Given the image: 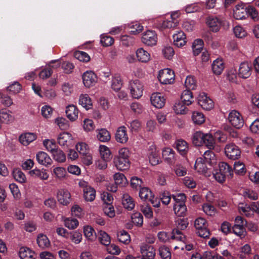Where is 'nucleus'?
I'll return each instance as SVG.
<instances>
[{
  "mask_svg": "<svg viewBox=\"0 0 259 259\" xmlns=\"http://www.w3.org/2000/svg\"><path fill=\"white\" fill-rule=\"evenodd\" d=\"M157 41V35L154 31L148 30L144 33L142 37V41L147 46L155 45Z\"/></svg>",
  "mask_w": 259,
  "mask_h": 259,
  "instance_id": "nucleus-12",
  "label": "nucleus"
},
{
  "mask_svg": "<svg viewBox=\"0 0 259 259\" xmlns=\"http://www.w3.org/2000/svg\"><path fill=\"white\" fill-rule=\"evenodd\" d=\"M238 210L241 213L244 214L247 217H252L254 214L251 204L250 205H245L244 206L243 204L239 205Z\"/></svg>",
  "mask_w": 259,
  "mask_h": 259,
  "instance_id": "nucleus-51",
  "label": "nucleus"
},
{
  "mask_svg": "<svg viewBox=\"0 0 259 259\" xmlns=\"http://www.w3.org/2000/svg\"><path fill=\"white\" fill-rule=\"evenodd\" d=\"M228 119L232 125L236 128H240L243 126L244 120L241 115L235 110L229 113Z\"/></svg>",
  "mask_w": 259,
  "mask_h": 259,
  "instance_id": "nucleus-6",
  "label": "nucleus"
},
{
  "mask_svg": "<svg viewBox=\"0 0 259 259\" xmlns=\"http://www.w3.org/2000/svg\"><path fill=\"white\" fill-rule=\"evenodd\" d=\"M70 197V193L66 189H60L57 192V200L60 204L63 205H67L69 203Z\"/></svg>",
  "mask_w": 259,
  "mask_h": 259,
  "instance_id": "nucleus-15",
  "label": "nucleus"
},
{
  "mask_svg": "<svg viewBox=\"0 0 259 259\" xmlns=\"http://www.w3.org/2000/svg\"><path fill=\"white\" fill-rule=\"evenodd\" d=\"M171 243L174 241H179L181 242L184 243L186 240L185 236L183 234L181 231L178 229H174L171 232Z\"/></svg>",
  "mask_w": 259,
  "mask_h": 259,
  "instance_id": "nucleus-48",
  "label": "nucleus"
},
{
  "mask_svg": "<svg viewBox=\"0 0 259 259\" xmlns=\"http://www.w3.org/2000/svg\"><path fill=\"white\" fill-rule=\"evenodd\" d=\"M115 139L117 142L122 144L127 142L128 138L125 126H121L118 128L115 134Z\"/></svg>",
  "mask_w": 259,
  "mask_h": 259,
  "instance_id": "nucleus-21",
  "label": "nucleus"
},
{
  "mask_svg": "<svg viewBox=\"0 0 259 259\" xmlns=\"http://www.w3.org/2000/svg\"><path fill=\"white\" fill-rule=\"evenodd\" d=\"M194 226L196 229V233L198 236L204 238L209 236L210 232L207 228V222L204 219L199 218L196 219Z\"/></svg>",
  "mask_w": 259,
  "mask_h": 259,
  "instance_id": "nucleus-2",
  "label": "nucleus"
},
{
  "mask_svg": "<svg viewBox=\"0 0 259 259\" xmlns=\"http://www.w3.org/2000/svg\"><path fill=\"white\" fill-rule=\"evenodd\" d=\"M98 240L102 244L105 246L109 245L111 242L110 237L109 235L102 230L98 232Z\"/></svg>",
  "mask_w": 259,
  "mask_h": 259,
  "instance_id": "nucleus-45",
  "label": "nucleus"
},
{
  "mask_svg": "<svg viewBox=\"0 0 259 259\" xmlns=\"http://www.w3.org/2000/svg\"><path fill=\"white\" fill-rule=\"evenodd\" d=\"M30 175L34 178H38L41 180H47L49 178V174L47 170L44 168L41 169L35 168L29 171Z\"/></svg>",
  "mask_w": 259,
  "mask_h": 259,
  "instance_id": "nucleus-27",
  "label": "nucleus"
},
{
  "mask_svg": "<svg viewBox=\"0 0 259 259\" xmlns=\"http://www.w3.org/2000/svg\"><path fill=\"white\" fill-rule=\"evenodd\" d=\"M225 152L229 158L233 160L239 158L241 154L240 149L233 143L226 145L225 148Z\"/></svg>",
  "mask_w": 259,
  "mask_h": 259,
  "instance_id": "nucleus-7",
  "label": "nucleus"
},
{
  "mask_svg": "<svg viewBox=\"0 0 259 259\" xmlns=\"http://www.w3.org/2000/svg\"><path fill=\"white\" fill-rule=\"evenodd\" d=\"M159 255L163 259L171 258V252L168 247L162 246L159 248Z\"/></svg>",
  "mask_w": 259,
  "mask_h": 259,
  "instance_id": "nucleus-64",
  "label": "nucleus"
},
{
  "mask_svg": "<svg viewBox=\"0 0 259 259\" xmlns=\"http://www.w3.org/2000/svg\"><path fill=\"white\" fill-rule=\"evenodd\" d=\"M96 74L92 71H87L82 75L83 83L87 88H90L94 85L97 82Z\"/></svg>",
  "mask_w": 259,
  "mask_h": 259,
  "instance_id": "nucleus-11",
  "label": "nucleus"
},
{
  "mask_svg": "<svg viewBox=\"0 0 259 259\" xmlns=\"http://www.w3.org/2000/svg\"><path fill=\"white\" fill-rule=\"evenodd\" d=\"M251 251L250 245L245 244L239 248L237 255L241 259H246L251 254Z\"/></svg>",
  "mask_w": 259,
  "mask_h": 259,
  "instance_id": "nucleus-30",
  "label": "nucleus"
},
{
  "mask_svg": "<svg viewBox=\"0 0 259 259\" xmlns=\"http://www.w3.org/2000/svg\"><path fill=\"white\" fill-rule=\"evenodd\" d=\"M83 233L87 239L90 242L94 241L97 238L94 229L90 226H85L83 227Z\"/></svg>",
  "mask_w": 259,
  "mask_h": 259,
  "instance_id": "nucleus-31",
  "label": "nucleus"
},
{
  "mask_svg": "<svg viewBox=\"0 0 259 259\" xmlns=\"http://www.w3.org/2000/svg\"><path fill=\"white\" fill-rule=\"evenodd\" d=\"M251 73V65L246 62H242L240 64L238 75L243 78H247Z\"/></svg>",
  "mask_w": 259,
  "mask_h": 259,
  "instance_id": "nucleus-19",
  "label": "nucleus"
},
{
  "mask_svg": "<svg viewBox=\"0 0 259 259\" xmlns=\"http://www.w3.org/2000/svg\"><path fill=\"white\" fill-rule=\"evenodd\" d=\"M186 106L187 105H185L183 102H178L174 105L173 109L176 114H184L187 111Z\"/></svg>",
  "mask_w": 259,
  "mask_h": 259,
  "instance_id": "nucleus-54",
  "label": "nucleus"
},
{
  "mask_svg": "<svg viewBox=\"0 0 259 259\" xmlns=\"http://www.w3.org/2000/svg\"><path fill=\"white\" fill-rule=\"evenodd\" d=\"M78 224V221L76 219L67 218L64 220L65 226L69 229H75Z\"/></svg>",
  "mask_w": 259,
  "mask_h": 259,
  "instance_id": "nucleus-63",
  "label": "nucleus"
},
{
  "mask_svg": "<svg viewBox=\"0 0 259 259\" xmlns=\"http://www.w3.org/2000/svg\"><path fill=\"white\" fill-rule=\"evenodd\" d=\"M122 83L119 76H115L113 77L111 81V88L115 91H118L122 87Z\"/></svg>",
  "mask_w": 259,
  "mask_h": 259,
  "instance_id": "nucleus-58",
  "label": "nucleus"
},
{
  "mask_svg": "<svg viewBox=\"0 0 259 259\" xmlns=\"http://www.w3.org/2000/svg\"><path fill=\"white\" fill-rule=\"evenodd\" d=\"M52 175L56 179L62 180L66 178L67 171L65 168L61 166H57L53 168Z\"/></svg>",
  "mask_w": 259,
  "mask_h": 259,
  "instance_id": "nucleus-35",
  "label": "nucleus"
},
{
  "mask_svg": "<svg viewBox=\"0 0 259 259\" xmlns=\"http://www.w3.org/2000/svg\"><path fill=\"white\" fill-rule=\"evenodd\" d=\"M182 101L185 105L189 106L193 102V96L192 93L189 90H184L181 96Z\"/></svg>",
  "mask_w": 259,
  "mask_h": 259,
  "instance_id": "nucleus-36",
  "label": "nucleus"
},
{
  "mask_svg": "<svg viewBox=\"0 0 259 259\" xmlns=\"http://www.w3.org/2000/svg\"><path fill=\"white\" fill-rule=\"evenodd\" d=\"M65 113L71 121H74L78 118L79 110L76 106L71 104L66 107Z\"/></svg>",
  "mask_w": 259,
  "mask_h": 259,
  "instance_id": "nucleus-18",
  "label": "nucleus"
},
{
  "mask_svg": "<svg viewBox=\"0 0 259 259\" xmlns=\"http://www.w3.org/2000/svg\"><path fill=\"white\" fill-rule=\"evenodd\" d=\"M128 89L132 96L135 99H139L143 95L144 87L143 83L138 79L130 81Z\"/></svg>",
  "mask_w": 259,
  "mask_h": 259,
  "instance_id": "nucleus-4",
  "label": "nucleus"
},
{
  "mask_svg": "<svg viewBox=\"0 0 259 259\" xmlns=\"http://www.w3.org/2000/svg\"><path fill=\"white\" fill-rule=\"evenodd\" d=\"M176 148L181 155L185 154L188 150L187 143L183 140H178L176 142Z\"/></svg>",
  "mask_w": 259,
  "mask_h": 259,
  "instance_id": "nucleus-46",
  "label": "nucleus"
},
{
  "mask_svg": "<svg viewBox=\"0 0 259 259\" xmlns=\"http://www.w3.org/2000/svg\"><path fill=\"white\" fill-rule=\"evenodd\" d=\"M199 105L204 109L209 110L214 106L213 102L205 93H201L198 97Z\"/></svg>",
  "mask_w": 259,
  "mask_h": 259,
  "instance_id": "nucleus-10",
  "label": "nucleus"
},
{
  "mask_svg": "<svg viewBox=\"0 0 259 259\" xmlns=\"http://www.w3.org/2000/svg\"><path fill=\"white\" fill-rule=\"evenodd\" d=\"M68 239H70L74 243L78 244L82 240V234L78 231H73L69 233Z\"/></svg>",
  "mask_w": 259,
  "mask_h": 259,
  "instance_id": "nucleus-62",
  "label": "nucleus"
},
{
  "mask_svg": "<svg viewBox=\"0 0 259 259\" xmlns=\"http://www.w3.org/2000/svg\"><path fill=\"white\" fill-rule=\"evenodd\" d=\"M79 104L86 110H89L92 107V100L87 94H81L79 96Z\"/></svg>",
  "mask_w": 259,
  "mask_h": 259,
  "instance_id": "nucleus-34",
  "label": "nucleus"
},
{
  "mask_svg": "<svg viewBox=\"0 0 259 259\" xmlns=\"http://www.w3.org/2000/svg\"><path fill=\"white\" fill-rule=\"evenodd\" d=\"M139 195L140 198L145 201H148L149 200H151L153 196L152 192L146 187L141 188Z\"/></svg>",
  "mask_w": 259,
  "mask_h": 259,
  "instance_id": "nucleus-44",
  "label": "nucleus"
},
{
  "mask_svg": "<svg viewBox=\"0 0 259 259\" xmlns=\"http://www.w3.org/2000/svg\"><path fill=\"white\" fill-rule=\"evenodd\" d=\"M148 155L149 162L152 165H157L161 161L159 151L154 145L149 146Z\"/></svg>",
  "mask_w": 259,
  "mask_h": 259,
  "instance_id": "nucleus-8",
  "label": "nucleus"
},
{
  "mask_svg": "<svg viewBox=\"0 0 259 259\" xmlns=\"http://www.w3.org/2000/svg\"><path fill=\"white\" fill-rule=\"evenodd\" d=\"M204 134L200 131L196 132L193 135L192 141L193 144L196 146L202 145Z\"/></svg>",
  "mask_w": 259,
  "mask_h": 259,
  "instance_id": "nucleus-49",
  "label": "nucleus"
},
{
  "mask_svg": "<svg viewBox=\"0 0 259 259\" xmlns=\"http://www.w3.org/2000/svg\"><path fill=\"white\" fill-rule=\"evenodd\" d=\"M157 77L162 84H171L175 80V73L173 70L169 68H165L159 72Z\"/></svg>",
  "mask_w": 259,
  "mask_h": 259,
  "instance_id": "nucleus-5",
  "label": "nucleus"
},
{
  "mask_svg": "<svg viewBox=\"0 0 259 259\" xmlns=\"http://www.w3.org/2000/svg\"><path fill=\"white\" fill-rule=\"evenodd\" d=\"M72 138L70 134L67 132L61 133L58 137V142L60 146H67L68 144L72 140Z\"/></svg>",
  "mask_w": 259,
  "mask_h": 259,
  "instance_id": "nucleus-32",
  "label": "nucleus"
},
{
  "mask_svg": "<svg viewBox=\"0 0 259 259\" xmlns=\"http://www.w3.org/2000/svg\"><path fill=\"white\" fill-rule=\"evenodd\" d=\"M204 159L206 162L213 164L215 162V156L214 153L210 149L206 151L203 154Z\"/></svg>",
  "mask_w": 259,
  "mask_h": 259,
  "instance_id": "nucleus-56",
  "label": "nucleus"
},
{
  "mask_svg": "<svg viewBox=\"0 0 259 259\" xmlns=\"http://www.w3.org/2000/svg\"><path fill=\"white\" fill-rule=\"evenodd\" d=\"M118 240L124 244H128L131 241V238L128 233L124 230L120 231L117 234Z\"/></svg>",
  "mask_w": 259,
  "mask_h": 259,
  "instance_id": "nucleus-57",
  "label": "nucleus"
},
{
  "mask_svg": "<svg viewBox=\"0 0 259 259\" xmlns=\"http://www.w3.org/2000/svg\"><path fill=\"white\" fill-rule=\"evenodd\" d=\"M99 151L102 158L104 160H108L110 158V151L106 146L101 145L99 147Z\"/></svg>",
  "mask_w": 259,
  "mask_h": 259,
  "instance_id": "nucleus-60",
  "label": "nucleus"
},
{
  "mask_svg": "<svg viewBox=\"0 0 259 259\" xmlns=\"http://www.w3.org/2000/svg\"><path fill=\"white\" fill-rule=\"evenodd\" d=\"M162 157L164 161L169 164H174L176 161V156L174 151L169 148H166L162 151Z\"/></svg>",
  "mask_w": 259,
  "mask_h": 259,
  "instance_id": "nucleus-17",
  "label": "nucleus"
},
{
  "mask_svg": "<svg viewBox=\"0 0 259 259\" xmlns=\"http://www.w3.org/2000/svg\"><path fill=\"white\" fill-rule=\"evenodd\" d=\"M246 16H250L254 21H257L259 19L258 12L250 6L246 7Z\"/></svg>",
  "mask_w": 259,
  "mask_h": 259,
  "instance_id": "nucleus-55",
  "label": "nucleus"
},
{
  "mask_svg": "<svg viewBox=\"0 0 259 259\" xmlns=\"http://www.w3.org/2000/svg\"><path fill=\"white\" fill-rule=\"evenodd\" d=\"M150 101L156 108H161L165 104V99L161 93H154L151 96Z\"/></svg>",
  "mask_w": 259,
  "mask_h": 259,
  "instance_id": "nucleus-14",
  "label": "nucleus"
},
{
  "mask_svg": "<svg viewBox=\"0 0 259 259\" xmlns=\"http://www.w3.org/2000/svg\"><path fill=\"white\" fill-rule=\"evenodd\" d=\"M177 17V14H172L169 19L159 22L157 24V27L160 29H171L176 28L178 22L176 18Z\"/></svg>",
  "mask_w": 259,
  "mask_h": 259,
  "instance_id": "nucleus-9",
  "label": "nucleus"
},
{
  "mask_svg": "<svg viewBox=\"0 0 259 259\" xmlns=\"http://www.w3.org/2000/svg\"><path fill=\"white\" fill-rule=\"evenodd\" d=\"M43 144L46 149L51 153L57 149L56 143L54 140L46 139L44 141Z\"/></svg>",
  "mask_w": 259,
  "mask_h": 259,
  "instance_id": "nucleus-59",
  "label": "nucleus"
},
{
  "mask_svg": "<svg viewBox=\"0 0 259 259\" xmlns=\"http://www.w3.org/2000/svg\"><path fill=\"white\" fill-rule=\"evenodd\" d=\"M171 232H166L164 231L159 232L157 234V237L159 240L162 242H171Z\"/></svg>",
  "mask_w": 259,
  "mask_h": 259,
  "instance_id": "nucleus-61",
  "label": "nucleus"
},
{
  "mask_svg": "<svg viewBox=\"0 0 259 259\" xmlns=\"http://www.w3.org/2000/svg\"><path fill=\"white\" fill-rule=\"evenodd\" d=\"M233 16L237 20L244 19L246 17V7L237 5L234 9Z\"/></svg>",
  "mask_w": 259,
  "mask_h": 259,
  "instance_id": "nucleus-22",
  "label": "nucleus"
},
{
  "mask_svg": "<svg viewBox=\"0 0 259 259\" xmlns=\"http://www.w3.org/2000/svg\"><path fill=\"white\" fill-rule=\"evenodd\" d=\"M174 44L178 47H181L186 43V37L182 31H179L173 35Z\"/></svg>",
  "mask_w": 259,
  "mask_h": 259,
  "instance_id": "nucleus-26",
  "label": "nucleus"
},
{
  "mask_svg": "<svg viewBox=\"0 0 259 259\" xmlns=\"http://www.w3.org/2000/svg\"><path fill=\"white\" fill-rule=\"evenodd\" d=\"M141 253L143 257L147 259H154L155 256V250L153 246L146 244L140 246Z\"/></svg>",
  "mask_w": 259,
  "mask_h": 259,
  "instance_id": "nucleus-13",
  "label": "nucleus"
},
{
  "mask_svg": "<svg viewBox=\"0 0 259 259\" xmlns=\"http://www.w3.org/2000/svg\"><path fill=\"white\" fill-rule=\"evenodd\" d=\"M52 153L53 157L55 161L60 163H63L65 161L66 155L61 149L57 148Z\"/></svg>",
  "mask_w": 259,
  "mask_h": 259,
  "instance_id": "nucleus-47",
  "label": "nucleus"
},
{
  "mask_svg": "<svg viewBox=\"0 0 259 259\" xmlns=\"http://www.w3.org/2000/svg\"><path fill=\"white\" fill-rule=\"evenodd\" d=\"M78 185L83 192V197L86 201L92 202L96 198V191L89 183L84 181L81 180Z\"/></svg>",
  "mask_w": 259,
  "mask_h": 259,
  "instance_id": "nucleus-1",
  "label": "nucleus"
},
{
  "mask_svg": "<svg viewBox=\"0 0 259 259\" xmlns=\"http://www.w3.org/2000/svg\"><path fill=\"white\" fill-rule=\"evenodd\" d=\"M122 202L123 207L127 210H132L135 206L133 198L127 194L123 195Z\"/></svg>",
  "mask_w": 259,
  "mask_h": 259,
  "instance_id": "nucleus-38",
  "label": "nucleus"
},
{
  "mask_svg": "<svg viewBox=\"0 0 259 259\" xmlns=\"http://www.w3.org/2000/svg\"><path fill=\"white\" fill-rule=\"evenodd\" d=\"M14 119L15 117L11 111L6 109L0 110V120L2 122L9 124L13 122Z\"/></svg>",
  "mask_w": 259,
  "mask_h": 259,
  "instance_id": "nucleus-24",
  "label": "nucleus"
},
{
  "mask_svg": "<svg viewBox=\"0 0 259 259\" xmlns=\"http://www.w3.org/2000/svg\"><path fill=\"white\" fill-rule=\"evenodd\" d=\"M246 222L240 216H237L235 220V224L232 227L233 233L240 239L244 238L246 235V231L244 226Z\"/></svg>",
  "mask_w": 259,
  "mask_h": 259,
  "instance_id": "nucleus-3",
  "label": "nucleus"
},
{
  "mask_svg": "<svg viewBox=\"0 0 259 259\" xmlns=\"http://www.w3.org/2000/svg\"><path fill=\"white\" fill-rule=\"evenodd\" d=\"M36 139L35 135L33 133H27L21 135L19 141L23 145L27 146Z\"/></svg>",
  "mask_w": 259,
  "mask_h": 259,
  "instance_id": "nucleus-40",
  "label": "nucleus"
},
{
  "mask_svg": "<svg viewBox=\"0 0 259 259\" xmlns=\"http://www.w3.org/2000/svg\"><path fill=\"white\" fill-rule=\"evenodd\" d=\"M219 171L225 174L229 178H232L233 176V170L231 167L226 162H221L219 164Z\"/></svg>",
  "mask_w": 259,
  "mask_h": 259,
  "instance_id": "nucleus-37",
  "label": "nucleus"
},
{
  "mask_svg": "<svg viewBox=\"0 0 259 259\" xmlns=\"http://www.w3.org/2000/svg\"><path fill=\"white\" fill-rule=\"evenodd\" d=\"M60 66V63L58 62V60H53L51 61L49 65L48 68L44 69L40 71L39 74V77L42 79H46L48 78L52 75L53 71L51 67L57 68Z\"/></svg>",
  "mask_w": 259,
  "mask_h": 259,
  "instance_id": "nucleus-16",
  "label": "nucleus"
},
{
  "mask_svg": "<svg viewBox=\"0 0 259 259\" xmlns=\"http://www.w3.org/2000/svg\"><path fill=\"white\" fill-rule=\"evenodd\" d=\"M36 159L39 164L45 166L50 165L52 162V160L49 155L42 151L37 153L36 154Z\"/></svg>",
  "mask_w": 259,
  "mask_h": 259,
  "instance_id": "nucleus-25",
  "label": "nucleus"
},
{
  "mask_svg": "<svg viewBox=\"0 0 259 259\" xmlns=\"http://www.w3.org/2000/svg\"><path fill=\"white\" fill-rule=\"evenodd\" d=\"M195 169L199 174L209 176L208 168L206 166L205 160L202 157L197 158L194 165Z\"/></svg>",
  "mask_w": 259,
  "mask_h": 259,
  "instance_id": "nucleus-20",
  "label": "nucleus"
},
{
  "mask_svg": "<svg viewBox=\"0 0 259 259\" xmlns=\"http://www.w3.org/2000/svg\"><path fill=\"white\" fill-rule=\"evenodd\" d=\"M224 69V64L222 60L217 59L212 64V70L216 75H220L222 73Z\"/></svg>",
  "mask_w": 259,
  "mask_h": 259,
  "instance_id": "nucleus-39",
  "label": "nucleus"
},
{
  "mask_svg": "<svg viewBox=\"0 0 259 259\" xmlns=\"http://www.w3.org/2000/svg\"><path fill=\"white\" fill-rule=\"evenodd\" d=\"M174 210L178 217L184 216L187 211L186 206L185 204H178L174 205Z\"/></svg>",
  "mask_w": 259,
  "mask_h": 259,
  "instance_id": "nucleus-50",
  "label": "nucleus"
},
{
  "mask_svg": "<svg viewBox=\"0 0 259 259\" xmlns=\"http://www.w3.org/2000/svg\"><path fill=\"white\" fill-rule=\"evenodd\" d=\"M19 254L21 259H33L34 253L29 248L22 247L20 248Z\"/></svg>",
  "mask_w": 259,
  "mask_h": 259,
  "instance_id": "nucleus-42",
  "label": "nucleus"
},
{
  "mask_svg": "<svg viewBox=\"0 0 259 259\" xmlns=\"http://www.w3.org/2000/svg\"><path fill=\"white\" fill-rule=\"evenodd\" d=\"M97 138L101 142H106L110 140L111 137L109 132L105 128H101L96 131Z\"/></svg>",
  "mask_w": 259,
  "mask_h": 259,
  "instance_id": "nucleus-41",
  "label": "nucleus"
},
{
  "mask_svg": "<svg viewBox=\"0 0 259 259\" xmlns=\"http://www.w3.org/2000/svg\"><path fill=\"white\" fill-rule=\"evenodd\" d=\"M207 23L211 31L217 32L222 25V21L217 17H209L207 20Z\"/></svg>",
  "mask_w": 259,
  "mask_h": 259,
  "instance_id": "nucleus-28",
  "label": "nucleus"
},
{
  "mask_svg": "<svg viewBox=\"0 0 259 259\" xmlns=\"http://www.w3.org/2000/svg\"><path fill=\"white\" fill-rule=\"evenodd\" d=\"M13 176L15 180L20 183H24L26 182L25 174L19 169H15L13 170Z\"/></svg>",
  "mask_w": 259,
  "mask_h": 259,
  "instance_id": "nucleus-53",
  "label": "nucleus"
},
{
  "mask_svg": "<svg viewBox=\"0 0 259 259\" xmlns=\"http://www.w3.org/2000/svg\"><path fill=\"white\" fill-rule=\"evenodd\" d=\"M203 144L210 150L213 149L215 147V140L212 135L210 134H204Z\"/></svg>",
  "mask_w": 259,
  "mask_h": 259,
  "instance_id": "nucleus-43",
  "label": "nucleus"
},
{
  "mask_svg": "<svg viewBox=\"0 0 259 259\" xmlns=\"http://www.w3.org/2000/svg\"><path fill=\"white\" fill-rule=\"evenodd\" d=\"M114 163L117 169L119 170H126L130 165L129 159H124V158L114 157Z\"/></svg>",
  "mask_w": 259,
  "mask_h": 259,
  "instance_id": "nucleus-23",
  "label": "nucleus"
},
{
  "mask_svg": "<svg viewBox=\"0 0 259 259\" xmlns=\"http://www.w3.org/2000/svg\"><path fill=\"white\" fill-rule=\"evenodd\" d=\"M136 56L138 60L143 63L148 62L151 58L150 53L142 48L137 49L136 51Z\"/></svg>",
  "mask_w": 259,
  "mask_h": 259,
  "instance_id": "nucleus-29",
  "label": "nucleus"
},
{
  "mask_svg": "<svg viewBox=\"0 0 259 259\" xmlns=\"http://www.w3.org/2000/svg\"><path fill=\"white\" fill-rule=\"evenodd\" d=\"M36 241L38 246L42 249L47 248L51 245L48 237L43 234L38 235Z\"/></svg>",
  "mask_w": 259,
  "mask_h": 259,
  "instance_id": "nucleus-33",
  "label": "nucleus"
},
{
  "mask_svg": "<svg viewBox=\"0 0 259 259\" xmlns=\"http://www.w3.org/2000/svg\"><path fill=\"white\" fill-rule=\"evenodd\" d=\"M192 119L195 124L200 125L205 121V117L203 114L198 111H194L192 115Z\"/></svg>",
  "mask_w": 259,
  "mask_h": 259,
  "instance_id": "nucleus-52",
  "label": "nucleus"
}]
</instances>
